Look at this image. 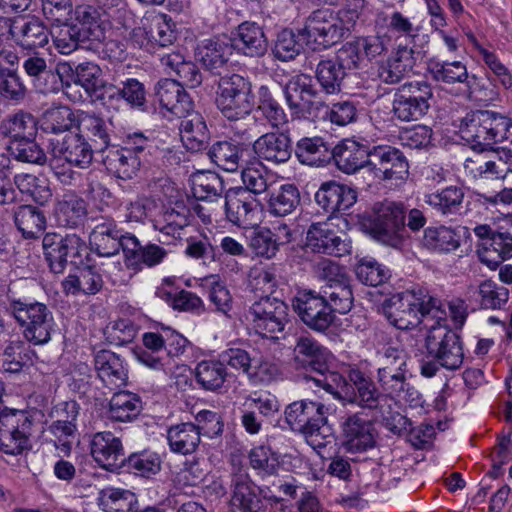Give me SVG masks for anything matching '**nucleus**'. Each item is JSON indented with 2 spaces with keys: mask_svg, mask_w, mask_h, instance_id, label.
I'll return each instance as SVG.
<instances>
[{
  "mask_svg": "<svg viewBox=\"0 0 512 512\" xmlns=\"http://www.w3.org/2000/svg\"><path fill=\"white\" fill-rule=\"evenodd\" d=\"M383 313L391 325L401 330L415 327L421 318L439 321L446 317L442 301L422 287L392 295L385 300Z\"/></svg>",
  "mask_w": 512,
  "mask_h": 512,
  "instance_id": "nucleus-1",
  "label": "nucleus"
},
{
  "mask_svg": "<svg viewBox=\"0 0 512 512\" xmlns=\"http://www.w3.org/2000/svg\"><path fill=\"white\" fill-rule=\"evenodd\" d=\"M330 351L309 335L296 337L292 350L291 362L296 370H302L307 381H312L315 386L324 389L334 398H340L333 383H345V379L338 373L329 372L328 362Z\"/></svg>",
  "mask_w": 512,
  "mask_h": 512,
  "instance_id": "nucleus-2",
  "label": "nucleus"
},
{
  "mask_svg": "<svg viewBox=\"0 0 512 512\" xmlns=\"http://www.w3.org/2000/svg\"><path fill=\"white\" fill-rule=\"evenodd\" d=\"M6 312L19 325L23 337L33 345H44L51 340L55 321L49 307L38 301H29L9 288L3 302Z\"/></svg>",
  "mask_w": 512,
  "mask_h": 512,
  "instance_id": "nucleus-3",
  "label": "nucleus"
},
{
  "mask_svg": "<svg viewBox=\"0 0 512 512\" xmlns=\"http://www.w3.org/2000/svg\"><path fill=\"white\" fill-rule=\"evenodd\" d=\"M510 119L497 112L476 110L461 120L460 134L474 150L487 151L492 145L508 138Z\"/></svg>",
  "mask_w": 512,
  "mask_h": 512,
  "instance_id": "nucleus-4",
  "label": "nucleus"
},
{
  "mask_svg": "<svg viewBox=\"0 0 512 512\" xmlns=\"http://www.w3.org/2000/svg\"><path fill=\"white\" fill-rule=\"evenodd\" d=\"M405 219L406 210L402 203L393 201L376 203L373 207L369 232L378 242L394 249H402L406 241Z\"/></svg>",
  "mask_w": 512,
  "mask_h": 512,
  "instance_id": "nucleus-5",
  "label": "nucleus"
},
{
  "mask_svg": "<svg viewBox=\"0 0 512 512\" xmlns=\"http://www.w3.org/2000/svg\"><path fill=\"white\" fill-rule=\"evenodd\" d=\"M435 324L427 328L424 347L429 357L448 370H456L461 367L464 359V352L460 336L450 329L445 320L435 319Z\"/></svg>",
  "mask_w": 512,
  "mask_h": 512,
  "instance_id": "nucleus-6",
  "label": "nucleus"
},
{
  "mask_svg": "<svg viewBox=\"0 0 512 512\" xmlns=\"http://www.w3.org/2000/svg\"><path fill=\"white\" fill-rule=\"evenodd\" d=\"M216 105L228 120H240L248 116L254 106V95L249 79L239 74L221 77Z\"/></svg>",
  "mask_w": 512,
  "mask_h": 512,
  "instance_id": "nucleus-7",
  "label": "nucleus"
},
{
  "mask_svg": "<svg viewBox=\"0 0 512 512\" xmlns=\"http://www.w3.org/2000/svg\"><path fill=\"white\" fill-rule=\"evenodd\" d=\"M283 94L291 115L298 119L317 120L327 111L312 80L305 74L293 76L283 87Z\"/></svg>",
  "mask_w": 512,
  "mask_h": 512,
  "instance_id": "nucleus-8",
  "label": "nucleus"
},
{
  "mask_svg": "<svg viewBox=\"0 0 512 512\" xmlns=\"http://www.w3.org/2000/svg\"><path fill=\"white\" fill-rule=\"evenodd\" d=\"M245 318L260 336L278 339L289 321L288 306L276 297H260L249 306Z\"/></svg>",
  "mask_w": 512,
  "mask_h": 512,
  "instance_id": "nucleus-9",
  "label": "nucleus"
},
{
  "mask_svg": "<svg viewBox=\"0 0 512 512\" xmlns=\"http://www.w3.org/2000/svg\"><path fill=\"white\" fill-rule=\"evenodd\" d=\"M42 247L45 259L54 273H62L68 263L74 266L83 264L87 253L86 242L75 233H46L42 239Z\"/></svg>",
  "mask_w": 512,
  "mask_h": 512,
  "instance_id": "nucleus-10",
  "label": "nucleus"
},
{
  "mask_svg": "<svg viewBox=\"0 0 512 512\" xmlns=\"http://www.w3.org/2000/svg\"><path fill=\"white\" fill-rule=\"evenodd\" d=\"M432 100L433 89L428 82L405 83L394 94L393 117L402 122L418 121L428 113Z\"/></svg>",
  "mask_w": 512,
  "mask_h": 512,
  "instance_id": "nucleus-11",
  "label": "nucleus"
},
{
  "mask_svg": "<svg viewBox=\"0 0 512 512\" xmlns=\"http://www.w3.org/2000/svg\"><path fill=\"white\" fill-rule=\"evenodd\" d=\"M328 408L321 402L301 399L288 404L284 410V420L294 432L307 438L322 436L327 423Z\"/></svg>",
  "mask_w": 512,
  "mask_h": 512,
  "instance_id": "nucleus-12",
  "label": "nucleus"
},
{
  "mask_svg": "<svg viewBox=\"0 0 512 512\" xmlns=\"http://www.w3.org/2000/svg\"><path fill=\"white\" fill-rule=\"evenodd\" d=\"M33 421L24 411L0 413V451L19 455L30 448Z\"/></svg>",
  "mask_w": 512,
  "mask_h": 512,
  "instance_id": "nucleus-13",
  "label": "nucleus"
},
{
  "mask_svg": "<svg viewBox=\"0 0 512 512\" xmlns=\"http://www.w3.org/2000/svg\"><path fill=\"white\" fill-rule=\"evenodd\" d=\"M344 23L338 13L335 14L330 9H319L307 18L302 33L308 43L314 42L326 49L343 38L346 31Z\"/></svg>",
  "mask_w": 512,
  "mask_h": 512,
  "instance_id": "nucleus-14",
  "label": "nucleus"
},
{
  "mask_svg": "<svg viewBox=\"0 0 512 512\" xmlns=\"http://www.w3.org/2000/svg\"><path fill=\"white\" fill-rule=\"evenodd\" d=\"M292 307L300 320L314 331L324 332L334 321L328 300L315 291L299 292L292 301Z\"/></svg>",
  "mask_w": 512,
  "mask_h": 512,
  "instance_id": "nucleus-15",
  "label": "nucleus"
},
{
  "mask_svg": "<svg viewBox=\"0 0 512 512\" xmlns=\"http://www.w3.org/2000/svg\"><path fill=\"white\" fill-rule=\"evenodd\" d=\"M474 234L481 240L478 249L480 261L495 270L504 260L512 257V235L507 231H494L489 225H477Z\"/></svg>",
  "mask_w": 512,
  "mask_h": 512,
  "instance_id": "nucleus-16",
  "label": "nucleus"
},
{
  "mask_svg": "<svg viewBox=\"0 0 512 512\" xmlns=\"http://www.w3.org/2000/svg\"><path fill=\"white\" fill-rule=\"evenodd\" d=\"M368 170L381 180H405L409 165L404 154L389 145L373 146L370 149Z\"/></svg>",
  "mask_w": 512,
  "mask_h": 512,
  "instance_id": "nucleus-17",
  "label": "nucleus"
},
{
  "mask_svg": "<svg viewBox=\"0 0 512 512\" xmlns=\"http://www.w3.org/2000/svg\"><path fill=\"white\" fill-rule=\"evenodd\" d=\"M258 206V201L242 187L229 189L225 194L226 218L239 227H248L256 223Z\"/></svg>",
  "mask_w": 512,
  "mask_h": 512,
  "instance_id": "nucleus-18",
  "label": "nucleus"
},
{
  "mask_svg": "<svg viewBox=\"0 0 512 512\" xmlns=\"http://www.w3.org/2000/svg\"><path fill=\"white\" fill-rule=\"evenodd\" d=\"M90 453L103 469L114 471L125 462L124 449L120 438L112 432H97L90 439Z\"/></svg>",
  "mask_w": 512,
  "mask_h": 512,
  "instance_id": "nucleus-19",
  "label": "nucleus"
},
{
  "mask_svg": "<svg viewBox=\"0 0 512 512\" xmlns=\"http://www.w3.org/2000/svg\"><path fill=\"white\" fill-rule=\"evenodd\" d=\"M306 245L315 253L341 257L350 253V243L331 227L328 222L312 223L307 231Z\"/></svg>",
  "mask_w": 512,
  "mask_h": 512,
  "instance_id": "nucleus-20",
  "label": "nucleus"
},
{
  "mask_svg": "<svg viewBox=\"0 0 512 512\" xmlns=\"http://www.w3.org/2000/svg\"><path fill=\"white\" fill-rule=\"evenodd\" d=\"M93 151L92 144L79 133H68L61 140L52 142V152L55 157L81 169L90 166L93 160Z\"/></svg>",
  "mask_w": 512,
  "mask_h": 512,
  "instance_id": "nucleus-21",
  "label": "nucleus"
},
{
  "mask_svg": "<svg viewBox=\"0 0 512 512\" xmlns=\"http://www.w3.org/2000/svg\"><path fill=\"white\" fill-rule=\"evenodd\" d=\"M121 230L114 219L101 216L94 219L89 234L91 250L101 257L117 256L120 250Z\"/></svg>",
  "mask_w": 512,
  "mask_h": 512,
  "instance_id": "nucleus-22",
  "label": "nucleus"
},
{
  "mask_svg": "<svg viewBox=\"0 0 512 512\" xmlns=\"http://www.w3.org/2000/svg\"><path fill=\"white\" fill-rule=\"evenodd\" d=\"M155 97L160 106L177 117L186 116L194 108L189 94L176 79H161L155 86Z\"/></svg>",
  "mask_w": 512,
  "mask_h": 512,
  "instance_id": "nucleus-23",
  "label": "nucleus"
},
{
  "mask_svg": "<svg viewBox=\"0 0 512 512\" xmlns=\"http://www.w3.org/2000/svg\"><path fill=\"white\" fill-rule=\"evenodd\" d=\"M342 445L347 452H364L374 447V427L370 421L357 414L349 416L342 424Z\"/></svg>",
  "mask_w": 512,
  "mask_h": 512,
  "instance_id": "nucleus-24",
  "label": "nucleus"
},
{
  "mask_svg": "<svg viewBox=\"0 0 512 512\" xmlns=\"http://www.w3.org/2000/svg\"><path fill=\"white\" fill-rule=\"evenodd\" d=\"M370 148L354 140L345 139L331 149V159L336 167L346 173L353 174L369 165Z\"/></svg>",
  "mask_w": 512,
  "mask_h": 512,
  "instance_id": "nucleus-25",
  "label": "nucleus"
},
{
  "mask_svg": "<svg viewBox=\"0 0 512 512\" xmlns=\"http://www.w3.org/2000/svg\"><path fill=\"white\" fill-rule=\"evenodd\" d=\"M253 151L260 160L282 164L292 155L291 140L285 133L268 132L254 141Z\"/></svg>",
  "mask_w": 512,
  "mask_h": 512,
  "instance_id": "nucleus-26",
  "label": "nucleus"
},
{
  "mask_svg": "<svg viewBox=\"0 0 512 512\" xmlns=\"http://www.w3.org/2000/svg\"><path fill=\"white\" fill-rule=\"evenodd\" d=\"M356 199L355 190L335 181L323 183L315 194L317 204L331 214L346 211Z\"/></svg>",
  "mask_w": 512,
  "mask_h": 512,
  "instance_id": "nucleus-27",
  "label": "nucleus"
},
{
  "mask_svg": "<svg viewBox=\"0 0 512 512\" xmlns=\"http://www.w3.org/2000/svg\"><path fill=\"white\" fill-rule=\"evenodd\" d=\"M263 501L257 486L246 474H237L232 479L231 512H262Z\"/></svg>",
  "mask_w": 512,
  "mask_h": 512,
  "instance_id": "nucleus-28",
  "label": "nucleus"
},
{
  "mask_svg": "<svg viewBox=\"0 0 512 512\" xmlns=\"http://www.w3.org/2000/svg\"><path fill=\"white\" fill-rule=\"evenodd\" d=\"M94 366L99 379L111 390L126 384L127 369L116 353L105 349L98 351L94 356Z\"/></svg>",
  "mask_w": 512,
  "mask_h": 512,
  "instance_id": "nucleus-29",
  "label": "nucleus"
},
{
  "mask_svg": "<svg viewBox=\"0 0 512 512\" xmlns=\"http://www.w3.org/2000/svg\"><path fill=\"white\" fill-rule=\"evenodd\" d=\"M233 49L248 57H260L267 51V39L261 26L255 22H243L230 39Z\"/></svg>",
  "mask_w": 512,
  "mask_h": 512,
  "instance_id": "nucleus-30",
  "label": "nucleus"
},
{
  "mask_svg": "<svg viewBox=\"0 0 512 512\" xmlns=\"http://www.w3.org/2000/svg\"><path fill=\"white\" fill-rule=\"evenodd\" d=\"M348 379L353 387L351 402L365 409H377L385 401L386 395L380 392L374 381L359 369H351Z\"/></svg>",
  "mask_w": 512,
  "mask_h": 512,
  "instance_id": "nucleus-31",
  "label": "nucleus"
},
{
  "mask_svg": "<svg viewBox=\"0 0 512 512\" xmlns=\"http://www.w3.org/2000/svg\"><path fill=\"white\" fill-rule=\"evenodd\" d=\"M135 37L147 36V44H151V48L158 46L165 48L172 45L176 38L175 23L167 14H158L153 17L149 26H141L134 28Z\"/></svg>",
  "mask_w": 512,
  "mask_h": 512,
  "instance_id": "nucleus-32",
  "label": "nucleus"
},
{
  "mask_svg": "<svg viewBox=\"0 0 512 512\" xmlns=\"http://www.w3.org/2000/svg\"><path fill=\"white\" fill-rule=\"evenodd\" d=\"M159 56L164 70L170 75L174 73L183 88H196L202 83V74L197 65L186 61L181 53L173 51Z\"/></svg>",
  "mask_w": 512,
  "mask_h": 512,
  "instance_id": "nucleus-33",
  "label": "nucleus"
},
{
  "mask_svg": "<svg viewBox=\"0 0 512 512\" xmlns=\"http://www.w3.org/2000/svg\"><path fill=\"white\" fill-rule=\"evenodd\" d=\"M414 64V50L399 45L396 52L379 66L378 77L386 84L399 83L412 70Z\"/></svg>",
  "mask_w": 512,
  "mask_h": 512,
  "instance_id": "nucleus-34",
  "label": "nucleus"
},
{
  "mask_svg": "<svg viewBox=\"0 0 512 512\" xmlns=\"http://www.w3.org/2000/svg\"><path fill=\"white\" fill-rule=\"evenodd\" d=\"M182 118L179 130L181 141L186 149L197 152L205 148L210 134L203 117L192 110Z\"/></svg>",
  "mask_w": 512,
  "mask_h": 512,
  "instance_id": "nucleus-35",
  "label": "nucleus"
},
{
  "mask_svg": "<svg viewBox=\"0 0 512 512\" xmlns=\"http://www.w3.org/2000/svg\"><path fill=\"white\" fill-rule=\"evenodd\" d=\"M295 156L301 164L323 166L331 160V149L322 137H303L295 146Z\"/></svg>",
  "mask_w": 512,
  "mask_h": 512,
  "instance_id": "nucleus-36",
  "label": "nucleus"
},
{
  "mask_svg": "<svg viewBox=\"0 0 512 512\" xmlns=\"http://www.w3.org/2000/svg\"><path fill=\"white\" fill-rule=\"evenodd\" d=\"M167 440L172 452L192 454L201 442L200 430L191 422L176 424L167 430Z\"/></svg>",
  "mask_w": 512,
  "mask_h": 512,
  "instance_id": "nucleus-37",
  "label": "nucleus"
},
{
  "mask_svg": "<svg viewBox=\"0 0 512 512\" xmlns=\"http://www.w3.org/2000/svg\"><path fill=\"white\" fill-rule=\"evenodd\" d=\"M101 16L100 10L94 6L80 5L76 7L73 23L87 42H100L105 38V26Z\"/></svg>",
  "mask_w": 512,
  "mask_h": 512,
  "instance_id": "nucleus-38",
  "label": "nucleus"
},
{
  "mask_svg": "<svg viewBox=\"0 0 512 512\" xmlns=\"http://www.w3.org/2000/svg\"><path fill=\"white\" fill-rule=\"evenodd\" d=\"M86 216L87 204L76 195H64L55 208L56 222L61 227L77 228L84 223Z\"/></svg>",
  "mask_w": 512,
  "mask_h": 512,
  "instance_id": "nucleus-39",
  "label": "nucleus"
},
{
  "mask_svg": "<svg viewBox=\"0 0 512 512\" xmlns=\"http://www.w3.org/2000/svg\"><path fill=\"white\" fill-rule=\"evenodd\" d=\"M142 410L140 397L129 391L114 393L109 401L108 418L116 422H131Z\"/></svg>",
  "mask_w": 512,
  "mask_h": 512,
  "instance_id": "nucleus-40",
  "label": "nucleus"
},
{
  "mask_svg": "<svg viewBox=\"0 0 512 512\" xmlns=\"http://www.w3.org/2000/svg\"><path fill=\"white\" fill-rule=\"evenodd\" d=\"M0 133L12 141L31 139L37 134V120L31 113L19 110L0 122Z\"/></svg>",
  "mask_w": 512,
  "mask_h": 512,
  "instance_id": "nucleus-41",
  "label": "nucleus"
},
{
  "mask_svg": "<svg viewBox=\"0 0 512 512\" xmlns=\"http://www.w3.org/2000/svg\"><path fill=\"white\" fill-rule=\"evenodd\" d=\"M463 200L464 191L458 186H449L424 195V202L442 215L460 212Z\"/></svg>",
  "mask_w": 512,
  "mask_h": 512,
  "instance_id": "nucleus-42",
  "label": "nucleus"
},
{
  "mask_svg": "<svg viewBox=\"0 0 512 512\" xmlns=\"http://www.w3.org/2000/svg\"><path fill=\"white\" fill-rule=\"evenodd\" d=\"M232 49L231 43L220 38H211L198 46L197 57L208 70L213 71L225 65Z\"/></svg>",
  "mask_w": 512,
  "mask_h": 512,
  "instance_id": "nucleus-43",
  "label": "nucleus"
},
{
  "mask_svg": "<svg viewBox=\"0 0 512 512\" xmlns=\"http://www.w3.org/2000/svg\"><path fill=\"white\" fill-rule=\"evenodd\" d=\"M300 192L293 184H285L270 193L267 211L276 217L292 214L300 204Z\"/></svg>",
  "mask_w": 512,
  "mask_h": 512,
  "instance_id": "nucleus-44",
  "label": "nucleus"
},
{
  "mask_svg": "<svg viewBox=\"0 0 512 512\" xmlns=\"http://www.w3.org/2000/svg\"><path fill=\"white\" fill-rule=\"evenodd\" d=\"M14 222L24 238L38 237L46 228L44 212L32 205H21L14 212Z\"/></svg>",
  "mask_w": 512,
  "mask_h": 512,
  "instance_id": "nucleus-45",
  "label": "nucleus"
},
{
  "mask_svg": "<svg viewBox=\"0 0 512 512\" xmlns=\"http://www.w3.org/2000/svg\"><path fill=\"white\" fill-rule=\"evenodd\" d=\"M102 99H123L132 107H143L146 102L144 85L137 79L129 78L122 82V87L113 84L103 86Z\"/></svg>",
  "mask_w": 512,
  "mask_h": 512,
  "instance_id": "nucleus-46",
  "label": "nucleus"
},
{
  "mask_svg": "<svg viewBox=\"0 0 512 512\" xmlns=\"http://www.w3.org/2000/svg\"><path fill=\"white\" fill-rule=\"evenodd\" d=\"M421 243L428 250L449 253L460 246V236L451 227H428L424 230Z\"/></svg>",
  "mask_w": 512,
  "mask_h": 512,
  "instance_id": "nucleus-47",
  "label": "nucleus"
},
{
  "mask_svg": "<svg viewBox=\"0 0 512 512\" xmlns=\"http://www.w3.org/2000/svg\"><path fill=\"white\" fill-rule=\"evenodd\" d=\"M103 162L118 178L132 179L140 170L142 160L128 150L119 148L109 150Z\"/></svg>",
  "mask_w": 512,
  "mask_h": 512,
  "instance_id": "nucleus-48",
  "label": "nucleus"
},
{
  "mask_svg": "<svg viewBox=\"0 0 512 512\" xmlns=\"http://www.w3.org/2000/svg\"><path fill=\"white\" fill-rule=\"evenodd\" d=\"M196 382L207 391H216L224 385L228 376L221 360H202L195 367Z\"/></svg>",
  "mask_w": 512,
  "mask_h": 512,
  "instance_id": "nucleus-49",
  "label": "nucleus"
},
{
  "mask_svg": "<svg viewBox=\"0 0 512 512\" xmlns=\"http://www.w3.org/2000/svg\"><path fill=\"white\" fill-rule=\"evenodd\" d=\"M82 135H86L93 143L94 149L103 151L110 145V133L106 121L90 113H82L78 119Z\"/></svg>",
  "mask_w": 512,
  "mask_h": 512,
  "instance_id": "nucleus-50",
  "label": "nucleus"
},
{
  "mask_svg": "<svg viewBox=\"0 0 512 512\" xmlns=\"http://www.w3.org/2000/svg\"><path fill=\"white\" fill-rule=\"evenodd\" d=\"M16 43L24 49L43 47L49 41V31L45 24L38 18L32 17L18 27L13 34Z\"/></svg>",
  "mask_w": 512,
  "mask_h": 512,
  "instance_id": "nucleus-51",
  "label": "nucleus"
},
{
  "mask_svg": "<svg viewBox=\"0 0 512 512\" xmlns=\"http://www.w3.org/2000/svg\"><path fill=\"white\" fill-rule=\"evenodd\" d=\"M243 149L231 141H218L208 150L209 159L220 169L234 172L240 166Z\"/></svg>",
  "mask_w": 512,
  "mask_h": 512,
  "instance_id": "nucleus-52",
  "label": "nucleus"
},
{
  "mask_svg": "<svg viewBox=\"0 0 512 512\" xmlns=\"http://www.w3.org/2000/svg\"><path fill=\"white\" fill-rule=\"evenodd\" d=\"M257 109L273 129H280L288 123L286 112L267 86L262 85L258 90Z\"/></svg>",
  "mask_w": 512,
  "mask_h": 512,
  "instance_id": "nucleus-53",
  "label": "nucleus"
},
{
  "mask_svg": "<svg viewBox=\"0 0 512 512\" xmlns=\"http://www.w3.org/2000/svg\"><path fill=\"white\" fill-rule=\"evenodd\" d=\"M22 68L33 85L40 90L49 78H54L48 57L40 52L27 53L23 57Z\"/></svg>",
  "mask_w": 512,
  "mask_h": 512,
  "instance_id": "nucleus-54",
  "label": "nucleus"
},
{
  "mask_svg": "<svg viewBox=\"0 0 512 512\" xmlns=\"http://www.w3.org/2000/svg\"><path fill=\"white\" fill-rule=\"evenodd\" d=\"M223 183L221 178L214 174H199L193 179L192 194L205 204H217L222 199Z\"/></svg>",
  "mask_w": 512,
  "mask_h": 512,
  "instance_id": "nucleus-55",
  "label": "nucleus"
},
{
  "mask_svg": "<svg viewBox=\"0 0 512 512\" xmlns=\"http://www.w3.org/2000/svg\"><path fill=\"white\" fill-rule=\"evenodd\" d=\"M14 184L22 194L30 196L38 204L43 205L52 198V191L45 178L21 173L14 176Z\"/></svg>",
  "mask_w": 512,
  "mask_h": 512,
  "instance_id": "nucleus-56",
  "label": "nucleus"
},
{
  "mask_svg": "<svg viewBox=\"0 0 512 512\" xmlns=\"http://www.w3.org/2000/svg\"><path fill=\"white\" fill-rule=\"evenodd\" d=\"M75 123V116L67 106L48 108L41 117V129L46 133L58 134L69 131Z\"/></svg>",
  "mask_w": 512,
  "mask_h": 512,
  "instance_id": "nucleus-57",
  "label": "nucleus"
},
{
  "mask_svg": "<svg viewBox=\"0 0 512 512\" xmlns=\"http://www.w3.org/2000/svg\"><path fill=\"white\" fill-rule=\"evenodd\" d=\"M56 25L51 35L53 43L59 53L68 55L75 51L80 45L87 42L74 23L65 21L64 23Z\"/></svg>",
  "mask_w": 512,
  "mask_h": 512,
  "instance_id": "nucleus-58",
  "label": "nucleus"
},
{
  "mask_svg": "<svg viewBox=\"0 0 512 512\" xmlns=\"http://www.w3.org/2000/svg\"><path fill=\"white\" fill-rule=\"evenodd\" d=\"M315 74L323 90L328 94H334L341 90L346 72L335 59H324L317 64Z\"/></svg>",
  "mask_w": 512,
  "mask_h": 512,
  "instance_id": "nucleus-59",
  "label": "nucleus"
},
{
  "mask_svg": "<svg viewBox=\"0 0 512 512\" xmlns=\"http://www.w3.org/2000/svg\"><path fill=\"white\" fill-rule=\"evenodd\" d=\"M9 149L12 156L19 162L44 165L47 161L46 153L36 142L35 137L11 141Z\"/></svg>",
  "mask_w": 512,
  "mask_h": 512,
  "instance_id": "nucleus-60",
  "label": "nucleus"
},
{
  "mask_svg": "<svg viewBox=\"0 0 512 512\" xmlns=\"http://www.w3.org/2000/svg\"><path fill=\"white\" fill-rule=\"evenodd\" d=\"M27 95V88L18 70L3 69L0 71V96L9 102L18 104Z\"/></svg>",
  "mask_w": 512,
  "mask_h": 512,
  "instance_id": "nucleus-61",
  "label": "nucleus"
},
{
  "mask_svg": "<svg viewBox=\"0 0 512 512\" xmlns=\"http://www.w3.org/2000/svg\"><path fill=\"white\" fill-rule=\"evenodd\" d=\"M355 274L361 283L369 286L381 285L390 277L389 269L372 258L361 259L355 267Z\"/></svg>",
  "mask_w": 512,
  "mask_h": 512,
  "instance_id": "nucleus-62",
  "label": "nucleus"
},
{
  "mask_svg": "<svg viewBox=\"0 0 512 512\" xmlns=\"http://www.w3.org/2000/svg\"><path fill=\"white\" fill-rule=\"evenodd\" d=\"M480 174H490L505 178L512 172V151L506 148L492 149L489 158L478 168Z\"/></svg>",
  "mask_w": 512,
  "mask_h": 512,
  "instance_id": "nucleus-63",
  "label": "nucleus"
},
{
  "mask_svg": "<svg viewBox=\"0 0 512 512\" xmlns=\"http://www.w3.org/2000/svg\"><path fill=\"white\" fill-rule=\"evenodd\" d=\"M128 470L141 477L150 478L161 469L160 457L154 452L134 453L126 460Z\"/></svg>",
  "mask_w": 512,
  "mask_h": 512,
  "instance_id": "nucleus-64",
  "label": "nucleus"
}]
</instances>
